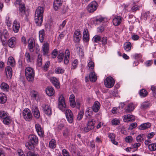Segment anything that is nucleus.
<instances>
[{
	"label": "nucleus",
	"instance_id": "nucleus-1",
	"mask_svg": "<svg viewBox=\"0 0 156 156\" xmlns=\"http://www.w3.org/2000/svg\"><path fill=\"white\" fill-rule=\"evenodd\" d=\"M44 9L41 6L36 9L35 14V21L36 25L41 26L42 23Z\"/></svg>",
	"mask_w": 156,
	"mask_h": 156
},
{
	"label": "nucleus",
	"instance_id": "nucleus-2",
	"mask_svg": "<svg viewBox=\"0 0 156 156\" xmlns=\"http://www.w3.org/2000/svg\"><path fill=\"white\" fill-rule=\"evenodd\" d=\"M38 139L37 137L34 135H30L28 136V140L26 144V146L30 150H34L35 146L38 144Z\"/></svg>",
	"mask_w": 156,
	"mask_h": 156
},
{
	"label": "nucleus",
	"instance_id": "nucleus-3",
	"mask_svg": "<svg viewBox=\"0 0 156 156\" xmlns=\"http://www.w3.org/2000/svg\"><path fill=\"white\" fill-rule=\"evenodd\" d=\"M25 74L26 78L28 81H32L33 80L35 73L32 68L30 67L26 68L25 70Z\"/></svg>",
	"mask_w": 156,
	"mask_h": 156
},
{
	"label": "nucleus",
	"instance_id": "nucleus-4",
	"mask_svg": "<svg viewBox=\"0 0 156 156\" xmlns=\"http://www.w3.org/2000/svg\"><path fill=\"white\" fill-rule=\"evenodd\" d=\"M58 108L62 112H65L66 109V105L64 98L62 95H61L58 100Z\"/></svg>",
	"mask_w": 156,
	"mask_h": 156
},
{
	"label": "nucleus",
	"instance_id": "nucleus-5",
	"mask_svg": "<svg viewBox=\"0 0 156 156\" xmlns=\"http://www.w3.org/2000/svg\"><path fill=\"white\" fill-rule=\"evenodd\" d=\"M22 0H16L14 3L16 6L19 5V10L21 16L24 15L25 11V7L24 4L21 3Z\"/></svg>",
	"mask_w": 156,
	"mask_h": 156
},
{
	"label": "nucleus",
	"instance_id": "nucleus-6",
	"mask_svg": "<svg viewBox=\"0 0 156 156\" xmlns=\"http://www.w3.org/2000/svg\"><path fill=\"white\" fill-rule=\"evenodd\" d=\"M23 115L24 119L26 121H30L32 119V115L30 110L25 108L23 112Z\"/></svg>",
	"mask_w": 156,
	"mask_h": 156
},
{
	"label": "nucleus",
	"instance_id": "nucleus-7",
	"mask_svg": "<svg viewBox=\"0 0 156 156\" xmlns=\"http://www.w3.org/2000/svg\"><path fill=\"white\" fill-rule=\"evenodd\" d=\"M98 7V5L95 1L91 2L87 6V9L89 12H92L95 11Z\"/></svg>",
	"mask_w": 156,
	"mask_h": 156
},
{
	"label": "nucleus",
	"instance_id": "nucleus-8",
	"mask_svg": "<svg viewBox=\"0 0 156 156\" xmlns=\"http://www.w3.org/2000/svg\"><path fill=\"white\" fill-rule=\"evenodd\" d=\"M114 80L113 78L111 76L108 77L105 80V86L108 88L112 87L114 84Z\"/></svg>",
	"mask_w": 156,
	"mask_h": 156
},
{
	"label": "nucleus",
	"instance_id": "nucleus-9",
	"mask_svg": "<svg viewBox=\"0 0 156 156\" xmlns=\"http://www.w3.org/2000/svg\"><path fill=\"white\" fill-rule=\"evenodd\" d=\"M82 35L79 30L75 31L73 36V40L75 43H79L81 38Z\"/></svg>",
	"mask_w": 156,
	"mask_h": 156
},
{
	"label": "nucleus",
	"instance_id": "nucleus-10",
	"mask_svg": "<svg viewBox=\"0 0 156 156\" xmlns=\"http://www.w3.org/2000/svg\"><path fill=\"white\" fill-rule=\"evenodd\" d=\"M75 47L76 51L80 57L83 58L84 56L83 46L80 44H76Z\"/></svg>",
	"mask_w": 156,
	"mask_h": 156
},
{
	"label": "nucleus",
	"instance_id": "nucleus-11",
	"mask_svg": "<svg viewBox=\"0 0 156 156\" xmlns=\"http://www.w3.org/2000/svg\"><path fill=\"white\" fill-rule=\"evenodd\" d=\"M66 115L68 122L70 123H72L73 120V116L72 111L69 109H66L65 111Z\"/></svg>",
	"mask_w": 156,
	"mask_h": 156
},
{
	"label": "nucleus",
	"instance_id": "nucleus-12",
	"mask_svg": "<svg viewBox=\"0 0 156 156\" xmlns=\"http://www.w3.org/2000/svg\"><path fill=\"white\" fill-rule=\"evenodd\" d=\"M36 130L39 136L42 137L44 134L43 129L41 126L38 123H37L35 125Z\"/></svg>",
	"mask_w": 156,
	"mask_h": 156
},
{
	"label": "nucleus",
	"instance_id": "nucleus-13",
	"mask_svg": "<svg viewBox=\"0 0 156 156\" xmlns=\"http://www.w3.org/2000/svg\"><path fill=\"white\" fill-rule=\"evenodd\" d=\"M123 121L126 122H133L134 121L135 119V116L130 114L126 115L122 117Z\"/></svg>",
	"mask_w": 156,
	"mask_h": 156
},
{
	"label": "nucleus",
	"instance_id": "nucleus-14",
	"mask_svg": "<svg viewBox=\"0 0 156 156\" xmlns=\"http://www.w3.org/2000/svg\"><path fill=\"white\" fill-rule=\"evenodd\" d=\"M32 111L34 117L36 119H38L40 116V112L38 108L36 106H32Z\"/></svg>",
	"mask_w": 156,
	"mask_h": 156
},
{
	"label": "nucleus",
	"instance_id": "nucleus-15",
	"mask_svg": "<svg viewBox=\"0 0 156 156\" xmlns=\"http://www.w3.org/2000/svg\"><path fill=\"white\" fill-rule=\"evenodd\" d=\"M44 112L47 115H50L52 114L51 109L50 106L48 105H43Z\"/></svg>",
	"mask_w": 156,
	"mask_h": 156
},
{
	"label": "nucleus",
	"instance_id": "nucleus-16",
	"mask_svg": "<svg viewBox=\"0 0 156 156\" xmlns=\"http://www.w3.org/2000/svg\"><path fill=\"white\" fill-rule=\"evenodd\" d=\"M16 43V39L15 37H11L8 41V44L9 47L11 48L14 47Z\"/></svg>",
	"mask_w": 156,
	"mask_h": 156
},
{
	"label": "nucleus",
	"instance_id": "nucleus-17",
	"mask_svg": "<svg viewBox=\"0 0 156 156\" xmlns=\"http://www.w3.org/2000/svg\"><path fill=\"white\" fill-rule=\"evenodd\" d=\"M20 28V23L16 20L14 21L12 26V29L15 33H18Z\"/></svg>",
	"mask_w": 156,
	"mask_h": 156
},
{
	"label": "nucleus",
	"instance_id": "nucleus-18",
	"mask_svg": "<svg viewBox=\"0 0 156 156\" xmlns=\"http://www.w3.org/2000/svg\"><path fill=\"white\" fill-rule=\"evenodd\" d=\"M62 5L61 0H55L53 4V8L55 10H58Z\"/></svg>",
	"mask_w": 156,
	"mask_h": 156
},
{
	"label": "nucleus",
	"instance_id": "nucleus-19",
	"mask_svg": "<svg viewBox=\"0 0 156 156\" xmlns=\"http://www.w3.org/2000/svg\"><path fill=\"white\" fill-rule=\"evenodd\" d=\"M122 21V17L120 16H116L113 19V23L115 26L119 25Z\"/></svg>",
	"mask_w": 156,
	"mask_h": 156
},
{
	"label": "nucleus",
	"instance_id": "nucleus-20",
	"mask_svg": "<svg viewBox=\"0 0 156 156\" xmlns=\"http://www.w3.org/2000/svg\"><path fill=\"white\" fill-rule=\"evenodd\" d=\"M50 80L55 87L57 88H58L60 87L59 82L56 78L51 77L50 78Z\"/></svg>",
	"mask_w": 156,
	"mask_h": 156
},
{
	"label": "nucleus",
	"instance_id": "nucleus-21",
	"mask_svg": "<svg viewBox=\"0 0 156 156\" xmlns=\"http://www.w3.org/2000/svg\"><path fill=\"white\" fill-rule=\"evenodd\" d=\"M101 105L100 103L98 101H96L94 103L92 107V110L95 112H97L99 110Z\"/></svg>",
	"mask_w": 156,
	"mask_h": 156
},
{
	"label": "nucleus",
	"instance_id": "nucleus-22",
	"mask_svg": "<svg viewBox=\"0 0 156 156\" xmlns=\"http://www.w3.org/2000/svg\"><path fill=\"white\" fill-rule=\"evenodd\" d=\"M12 72V69L11 67L8 66L6 67L5 69V72L8 78H11Z\"/></svg>",
	"mask_w": 156,
	"mask_h": 156
},
{
	"label": "nucleus",
	"instance_id": "nucleus-23",
	"mask_svg": "<svg viewBox=\"0 0 156 156\" xmlns=\"http://www.w3.org/2000/svg\"><path fill=\"white\" fill-rule=\"evenodd\" d=\"M136 105L133 104L132 103H129L126 110V113H129L130 112L132 111L135 109L136 107Z\"/></svg>",
	"mask_w": 156,
	"mask_h": 156
},
{
	"label": "nucleus",
	"instance_id": "nucleus-24",
	"mask_svg": "<svg viewBox=\"0 0 156 156\" xmlns=\"http://www.w3.org/2000/svg\"><path fill=\"white\" fill-rule=\"evenodd\" d=\"M108 137H109L112 143L115 145H117L118 144V142L115 140V135L113 133H109L108 134Z\"/></svg>",
	"mask_w": 156,
	"mask_h": 156
},
{
	"label": "nucleus",
	"instance_id": "nucleus-25",
	"mask_svg": "<svg viewBox=\"0 0 156 156\" xmlns=\"http://www.w3.org/2000/svg\"><path fill=\"white\" fill-rule=\"evenodd\" d=\"M83 39L84 41L87 42L89 40L88 31L87 29H84L83 33Z\"/></svg>",
	"mask_w": 156,
	"mask_h": 156
},
{
	"label": "nucleus",
	"instance_id": "nucleus-26",
	"mask_svg": "<svg viewBox=\"0 0 156 156\" xmlns=\"http://www.w3.org/2000/svg\"><path fill=\"white\" fill-rule=\"evenodd\" d=\"M46 92L48 96H51L54 94L55 90L52 87H49L46 89Z\"/></svg>",
	"mask_w": 156,
	"mask_h": 156
},
{
	"label": "nucleus",
	"instance_id": "nucleus-27",
	"mask_svg": "<svg viewBox=\"0 0 156 156\" xmlns=\"http://www.w3.org/2000/svg\"><path fill=\"white\" fill-rule=\"evenodd\" d=\"M151 126V124L149 122H147L141 124L138 127L139 129L143 130L149 128Z\"/></svg>",
	"mask_w": 156,
	"mask_h": 156
},
{
	"label": "nucleus",
	"instance_id": "nucleus-28",
	"mask_svg": "<svg viewBox=\"0 0 156 156\" xmlns=\"http://www.w3.org/2000/svg\"><path fill=\"white\" fill-rule=\"evenodd\" d=\"M131 44L129 42H126L124 44V48L126 51H130L131 49Z\"/></svg>",
	"mask_w": 156,
	"mask_h": 156
},
{
	"label": "nucleus",
	"instance_id": "nucleus-29",
	"mask_svg": "<svg viewBox=\"0 0 156 156\" xmlns=\"http://www.w3.org/2000/svg\"><path fill=\"white\" fill-rule=\"evenodd\" d=\"M39 37L40 41L42 42L45 37V32L44 30H41L39 32Z\"/></svg>",
	"mask_w": 156,
	"mask_h": 156
},
{
	"label": "nucleus",
	"instance_id": "nucleus-30",
	"mask_svg": "<svg viewBox=\"0 0 156 156\" xmlns=\"http://www.w3.org/2000/svg\"><path fill=\"white\" fill-rule=\"evenodd\" d=\"M34 41L31 39L29 40V43L28 44V48L30 51L32 52L34 51Z\"/></svg>",
	"mask_w": 156,
	"mask_h": 156
},
{
	"label": "nucleus",
	"instance_id": "nucleus-31",
	"mask_svg": "<svg viewBox=\"0 0 156 156\" xmlns=\"http://www.w3.org/2000/svg\"><path fill=\"white\" fill-rule=\"evenodd\" d=\"M31 96L37 101L39 100V95L37 92L33 90L31 92Z\"/></svg>",
	"mask_w": 156,
	"mask_h": 156
},
{
	"label": "nucleus",
	"instance_id": "nucleus-32",
	"mask_svg": "<svg viewBox=\"0 0 156 156\" xmlns=\"http://www.w3.org/2000/svg\"><path fill=\"white\" fill-rule=\"evenodd\" d=\"M49 48V44L47 42L45 43L42 46V50L44 54L45 55L48 53Z\"/></svg>",
	"mask_w": 156,
	"mask_h": 156
},
{
	"label": "nucleus",
	"instance_id": "nucleus-33",
	"mask_svg": "<svg viewBox=\"0 0 156 156\" xmlns=\"http://www.w3.org/2000/svg\"><path fill=\"white\" fill-rule=\"evenodd\" d=\"M151 105V103L148 101H145L141 104V108L143 109H146Z\"/></svg>",
	"mask_w": 156,
	"mask_h": 156
},
{
	"label": "nucleus",
	"instance_id": "nucleus-34",
	"mask_svg": "<svg viewBox=\"0 0 156 156\" xmlns=\"http://www.w3.org/2000/svg\"><path fill=\"white\" fill-rule=\"evenodd\" d=\"M1 88L3 91H8L9 90V86L5 83H2L0 86Z\"/></svg>",
	"mask_w": 156,
	"mask_h": 156
},
{
	"label": "nucleus",
	"instance_id": "nucleus-35",
	"mask_svg": "<svg viewBox=\"0 0 156 156\" xmlns=\"http://www.w3.org/2000/svg\"><path fill=\"white\" fill-rule=\"evenodd\" d=\"M111 122L112 125L116 126L119 125L120 124V121L119 119L114 118L111 119Z\"/></svg>",
	"mask_w": 156,
	"mask_h": 156
},
{
	"label": "nucleus",
	"instance_id": "nucleus-36",
	"mask_svg": "<svg viewBox=\"0 0 156 156\" xmlns=\"http://www.w3.org/2000/svg\"><path fill=\"white\" fill-rule=\"evenodd\" d=\"M89 77L90 81L92 82H95L97 79V76L94 72H91L90 73Z\"/></svg>",
	"mask_w": 156,
	"mask_h": 156
},
{
	"label": "nucleus",
	"instance_id": "nucleus-37",
	"mask_svg": "<svg viewBox=\"0 0 156 156\" xmlns=\"http://www.w3.org/2000/svg\"><path fill=\"white\" fill-rule=\"evenodd\" d=\"M7 100L6 97L5 95L2 93H0V103H5Z\"/></svg>",
	"mask_w": 156,
	"mask_h": 156
},
{
	"label": "nucleus",
	"instance_id": "nucleus-38",
	"mask_svg": "<svg viewBox=\"0 0 156 156\" xmlns=\"http://www.w3.org/2000/svg\"><path fill=\"white\" fill-rule=\"evenodd\" d=\"M7 64L8 65L12 66H14L15 64V62L13 57L12 56L9 57L8 59Z\"/></svg>",
	"mask_w": 156,
	"mask_h": 156
},
{
	"label": "nucleus",
	"instance_id": "nucleus-39",
	"mask_svg": "<svg viewBox=\"0 0 156 156\" xmlns=\"http://www.w3.org/2000/svg\"><path fill=\"white\" fill-rule=\"evenodd\" d=\"M12 119L9 116H7V117L3 119V122L5 125H8L11 123Z\"/></svg>",
	"mask_w": 156,
	"mask_h": 156
},
{
	"label": "nucleus",
	"instance_id": "nucleus-40",
	"mask_svg": "<svg viewBox=\"0 0 156 156\" xmlns=\"http://www.w3.org/2000/svg\"><path fill=\"white\" fill-rule=\"evenodd\" d=\"M42 56L41 55H38L37 57V61L36 65L37 66L40 67H41L42 64V58L41 57Z\"/></svg>",
	"mask_w": 156,
	"mask_h": 156
},
{
	"label": "nucleus",
	"instance_id": "nucleus-41",
	"mask_svg": "<svg viewBox=\"0 0 156 156\" xmlns=\"http://www.w3.org/2000/svg\"><path fill=\"white\" fill-rule=\"evenodd\" d=\"M124 10L126 12L131 11V5L124 4L123 5Z\"/></svg>",
	"mask_w": 156,
	"mask_h": 156
},
{
	"label": "nucleus",
	"instance_id": "nucleus-42",
	"mask_svg": "<svg viewBox=\"0 0 156 156\" xmlns=\"http://www.w3.org/2000/svg\"><path fill=\"white\" fill-rule=\"evenodd\" d=\"M95 122L93 121V119H91V120L88 121L87 126L89 127L90 129H93L94 128V125L95 124Z\"/></svg>",
	"mask_w": 156,
	"mask_h": 156
},
{
	"label": "nucleus",
	"instance_id": "nucleus-43",
	"mask_svg": "<svg viewBox=\"0 0 156 156\" xmlns=\"http://www.w3.org/2000/svg\"><path fill=\"white\" fill-rule=\"evenodd\" d=\"M8 113L4 111H0V118L3 119L8 116Z\"/></svg>",
	"mask_w": 156,
	"mask_h": 156
},
{
	"label": "nucleus",
	"instance_id": "nucleus-44",
	"mask_svg": "<svg viewBox=\"0 0 156 156\" xmlns=\"http://www.w3.org/2000/svg\"><path fill=\"white\" fill-rule=\"evenodd\" d=\"M55 73L57 74H62L64 72V70L60 67L56 68L55 71Z\"/></svg>",
	"mask_w": 156,
	"mask_h": 156
},
{
	"label": "nucleus",
	"instance_id": "nucleus-45",
	"mask_svg": "<svg viewBox=\"0 0 156 156\" xmlns=\"http://www.w3.org/2000/svg\"><path fill=\"white\" fill-rule=\"evenodd\" d=\"M148 148L151 151H155L156 150V143H152L149 146Z\"/></svg>",
	"mask_w": 156,
	"mask_h": 156
},
{
	"label": "nucleus",
	"instance_id": "nucleus-46",
	"mask_svg": "<svg viewBox=\"0 0 156 156\" xmlns=\"http://www.w3.org/2000/svg\"><path fill=\"white\" fill-rule=\"evenodd\" d=\"M101 40V37L99 35H95L93 38V41L94 43L99 42Z\"/></svg>",
	"mask_w": 156,
	"mask_h": 156
},
{
	"label": "nucleus",
	"instance_id": "nucleus-47",
	"mask_svg": "<svg viewBox=\"0 0 156 156\" xmlns=\"http://www.w3.org/2000/svg\"><path fill=\"white\" fill-rule=\"evenodd\" d=\"M92 113L91 111V108L90 107L87 108L85 112V115L87 117L89 116L90 118L91 116V115Z\"/></svg>",
	"mask_w": 156,
	"mask_h": 156
},
{
	"label": "nucleus",
	"instance_id": "nucleus-48",
	"mask_svg": "<svg viewBox=\"0 0 156 156\" xmlns=\"http://www.w3.org/2000/svg\"><path fill=\"white\" fill-rule=\"evenodd\" d=\"M56 146L55 140L54 139H52L49 142V146L52 148H54Z\"/></svg>",
	"mask_w": 156,
	"mask_h": 156
},
{
	"label": "nucleus",
	"instance_id": "nucleus-49",
	"mask_svg": "<svg viewBox=\"0 0 156 156\" xmlns=\"http://www.w3.org/2000/svg\"><path fill=\"white\" fill-rule=\"evenodd\" d=\"M25 58L27 62H31V58L30 54L28 52H26L25 55Z\"/></svg>",
	"mask_w": 156,
	"mask_h": 156
},
{
	"label": "nucleus",
	"instance_id": "nucleus-50",
	"mask_svg": "<svg viewBox=\"0 0 156 156\" xmlns=\"http://www.w3.org/2000/svg\"><path fill=\"white\" fill-rule=\"evenodd\" d=\"M139 94L140 96L143 97H145L147 95V92L144 89H142L140 90Z\"/></svg>",
	"mask_w": 156,
	"mask_h": 156
},
{
	"label": "nucleus",
	"instance_id": "nucleus-51",
	"mask_svg": "<svg viewBox=\"0 0 156 156\" xmlns=\"http://www.w3.org/2000/svg\"><path fill=\"white\" fill-rule=\"evenodd\" d=\"M94 66V62L92 61H90L88 63L87 67H88L89 69L90 70L93 69Z\"/></svg>",
	"mask_w": 156,
	"mask_h": 156
},
{
	"label": "nucleus",
	"instance_id": "nucleus-52",
	"mask_svg": "<svg viewBox=\"0 0 156 156\" xmlns=\"http://www.w3.org/2000/svg\"><path fill=\"white\" fill-rule=\"evenodd\" d=\"M133 140V137L131 136H129L125 137V141L127 143H131Z\"/></svg>",
	"mask_w": 156,
	"mask_h": 156
},
{
	"label": "nucleus",
	"instance_id": "nucleus-53",
	"mask_svg": "<svg viewBox=\"0 0 156 156\" xmlns=\"http://www.w3.org/2000/svg\"><path fill=\"white\" fill-rule=\"evenodd\" d=\"M105 18L101 16H97L96 17L95 21L97 22L101 23L104 20Z\"/></svg>",
	"mask_w": 156,
	"mask_h": 156
},
{
	"label": "nucleus",
	"instance_id": "nucleus-54",
	"mask_svg": "<svg viewBox=\"0 0 156 156\" xmlns=\"http://www.w3.org/2000/svg\"><path fill=\"white\" fill-rule=\"evenodd\" d=\"M64 53L63 52H59L57 56L59 62H60L62 60L64 57Z\"/></svg>",
	"mask_w": 156,
	"mask_h": 156
},
{
	"label": "nucleus",
	"instance_id": "nucleus-55",
	"mask_svg": "<svg viewBox=\"0 0 156 156\" xmlns=\"http://www.w3.org/2000/svg\"><path fill=\"white\" fill-rule=\"evenodd\" d=\"M143 134H140L138 135L136 137V140L139 143L140 142L143 140Z\"/></svg>",
	"mask_w": 156,
	"mask_h": 156
},
{
	"label": "nucleus",
	"instance_id": "nucleus-56",
	"mask_svg": "<svg viewBox=\"0 0 156 156\" xmlns=\"http://www.w3.org/2000/svg\"><path fill=\"white\" fill-rule=\"evenodd\" d=\"M84 115V112L83 111H80L78 113L77 117V119L78 120H81L83 118Z\"/></svg>",
	"mask_w": 156,
	"mask_h": 156
},
{
	"label": "nucleus",
	"instance_id": "nucleus-57",
	"mask_svg": "<svg viewBox=\"0 0 156 156\" xmlns=\"http://www.w3.org/2000/svg\"><path fill=\"white\" fill-rule=\"evenodd\" d=\"M5 23L7 24V26L8 27H10L11 25V21L9 16H7L5 20Z\"/></svg>",
	"mask_w": 156,
	"mask_h": 156
},
{
	"label": "nucleus",
	"instance_id": "nucleus-58",
	"mask_svg": "<svg viewBox=\"0 0 156 156\" xmlns=\"http://www.w3.org/2000/svg\"><path fill=\"white\" fill-rule=\"evenodd\" d=\"M17 153L19 156H25L23 151L21 149H19L17 150Z\"/></svg>",
	"mask_w": 156,
	"mask_h": 156
},
{
	"label": "nucleus",
	"instance_id": "nucleus-59",
	"mask_svg": "<svg viewBox=\"0 0 156 156\" xmlns=\"http://www.w3.org/2000/svg\"><path fill=\"white\" fill-rule=\"evenodd\" d=\"M137 126V124L136 122H134L131 124L128 128L129 130H132L133 128L136 127Z\"/></svg>",
	"mask_w": 156,
	"mask_h": 156
},
{
	"label": "nucleus",
	"instance_id": "nucleus-60",
	"mask_svg": "<svg viewBox=\"0 0 156 156\" xmlns=\"http://www.w3.org/2000/svg\"><path fill=\"white\" fill-rule=\"evenodd\" d=\"M62 153L63 156H70L69 152L66 149L62 150Z\"/></svg>",
	"mask_w": 156,
	"mask_h": 156
},
{
	"label": "nucleus",
	"instance_id": "nucleus-61",
	"mask_svg": "<svg viewBox=\"0 0 156 156\" xmlns=\"http://www.w3.org/2000/svg\"><path fill=\"white\" fill-rule=\"evenodd\" d=\"M78 65V61L76 59L74 60L72 64V67L73 69H75L77 66Z\"/></svg>",
	"mask_w": 156,
	"mask_h": 156
},
{
	"label": "nucleus",
	"instance_id": "nucleus-62",
	"mask_svg": "<svg viewBox=\"0 0 156 156\" xmlns=\"http://www.w3.org/2000/svg\"><path fill=\"white\" fill-rule=\"evenodd\" d=\"M27 156H39L37 154L31 151H29L27 154Z\"/></svg>",
	"mask_w": 156,
	"mask_h": 156
},
{
	"label": "nucleus",
	"instance_id": "nucleus-63",
	"mask_svg": "<svg viewBox=\"0 0 156 156\" xmlns=\"http://www.w3.org/2000/svg\"><path fill=\"white\" fill-rule=\"evenodd\" d=\"M151 89L152 90L154 96L156 97V86H152Z\"/></svg>",
	"mask_w": 156,
	"mask_h": 156
},
{
	"label": "nucleus",
	"instance_id": "nucleus-64",
	"mask_svg": "<svg viewBox=\"0 0 156 156\" xmlns=\"http://www.w3.org/2000/svg\"><path fill=\"white\" fill-rule=\"evenodd\" d=\"M133 57L136 59H140L142 57V55L140 54H136L133 55Z\"/></svg>",
	"mask_w": 156,
	"mask_h": 156
}]
</instances>
